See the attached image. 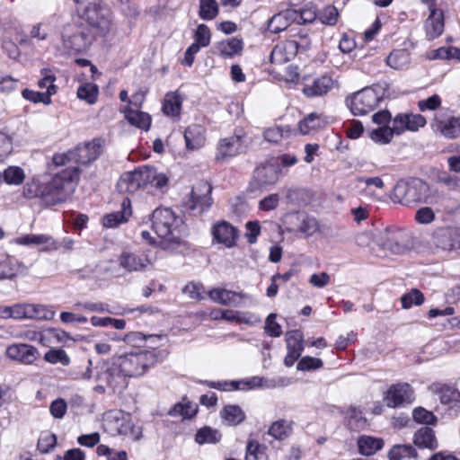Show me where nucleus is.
Listing matches in <instances>:
<instances>
[{
    "label": "nucleus",
    "mask_w": 460,
    "mask_h": 460,
    "mask_svg": "<svg viewBox=\"0 0 460 460\" xmlns=\"http://www.w3.org/2000/svg\"><path fill=\"white\" fill-rule=\"evenodd\" d=\"M79 173L78 166L66 167L56 173L51 181L42 187L39 193L35 192L33 194L28 190L26 196L31 198L40 194L48 205L64 202L75 191L79 180Z\"/></svg>",
    "instance_id": "f257e3e1"
},
{
    "label": "nucleus",
    "mask_w": 460,
    "mask_h": 460,
    "mask_svg": "<svg viewBox=\"0 0 460 460\" xmlns=\"http://www.w3.org/2000/svg\"><path fill=\"white\" fill-rule=\"evenodd\" d=\"M168 181L164 173L158 172L154 167L143 166L133 172H124L117 183V190L120 193H134L140 188H154L164 192Z\"/></svg>",
    "instance_id": "f03ea898"
},
{
    "label": "nucleus",
    "mask_w": 460,
    "mask_h": 460,
    "mask_svg": "<svg viewBox=\"0 0 460 460\" xmlns=\"http://www.w3.org/2000/svg\"><path fill=\"white\" fill-rule=\"evenodd\" d=\"M152 229L163 240L164 249H175L181 243L183 222L167 208L155 209L151 216Z\"/></svg>",
    "instance_id": "7ed1b4c3"
},
{
    "label": "nucleus",
    "mask_w": 460,
    "mask_h": 460,
    "mask_svg": "<svg viewBox=\"0 0 460 460\" xmlns=\"http://www.w3.org/2000/svg\"><path fill=\"white\" fill-rule=\"evenodd\" d=\"M293 39L277 44L270 52L272 64H283L294 58L299 51H306L311 46V40L306 31L299 29L292 34Z\"/></svg>",
    "instance_id": "20e7f679"
},
{
    "label": "nucleus",
    "mask_w": 460,
    "mask_h": 460,
    "mask_svg": "<svg viewBox=\"0 0 460 460\" xmlns=\"http://www.w3.org/2000/svg\"><path fill=\"white\" fill-rule=\"evenodd\" d=\"M385 89L381 85L366 87L346 98V105L355 116L374 111L383 100Z\"/></svg>",
    "instance_id": "39448f33"
},
{
    "label": "nucleus",
    "mask_w": 460,
    "mask_h": 460,
    "mask_svg": "<svg viewBox=\"0 0 460 460\" xmlns=\"http://www.w3.org/2000/svg\"><path fill=\"white\" fill-rule=\"evenodd\" d=\"M429 186L418 178L399 181L393 191V200L404 206L425 202L429 197Z\"/></svg>",
    "instance_id": "423d86ee"
},
{
    "label": "nucleus",
    "mask_w": 460,
    "mask_h": 460,
    "mask_svg": "<svg viewBox=\"0 0 460 460\" xmlns=\"http://www.w3.org/2000/svg\"><path fill=\"white\" fill-rule=\"evenodd\" d=\"M82 17L101 36H105L112 31V13L107 5L102 4L100 1H88L83 10Z\"/></svg>",
    "instance_id": "0eeeda50"
},
{
    "label": "nucleus",
    "mask_w": 460,
    "mask_h": 460,
    "mask_svg": "<svg viewBox=\"0 0 460 460\" xmlns=\"http://www.w3.org/2000/svg\"><path fill=\"white\" fill-rule=\"evenodd\" d=\"M122 372L127 377H137L143 376L146 370L153 367L157 358L154 351L138 350L130 352L117 358Z\"/></svg>",
    "instance_id": "6e6552de"
},
{
    "label": "nucleus",
    "mask_w": 460,
    "mask_h": 460,
    "mask_svg": "<svg viewBox=\"0 0 460 460\" xmlns=\"http://www.w3.org/2000/svg\"><path fill=\"white\" fill-rule=\"evenodd\" d=\"M95 368L97 370L96 379L106 383L112 391L124 388L127 385V376L121 371L122 368L117 358L112 360L100 361Z\"/></svg>",
    "instance_id": "1a4fd4ad"
},
{
    "label": "nucleus",
    "mask_w": 460,
    "mask_h": 460,
    "mask_svg": "<svg viewBox=\"0 0 460 460\" xmlns=\"http://www.w3.org/2000/svg\"><path fill=\"white\" fill-rule=\"evenodd\" d=\"M61 38L66 53L82 52L91 45V37L88 31L84 28L74 24L64 27Z\"/></svg>",
    "instance_id": "9d476101"
},
{
    "label": "nucleus",
    "mask_w": 460,
    "mask_h": 460,
    "mask_svg": "<svg viewBox=\"0 0 460 460\" xmlns=\"http://www.w3.org/2000/svg\"><path fill=\"white\" fill-rule=\"evenodd\" d=\"M5 356L12 361L25 366L36 365L40 358V350L33 345L16 342L8 345L5 349Z\"/></svg>",
    "instance_id": "9b49d317"
},
{
    "label": "nucleus",
    "mask_w": 460,
    "mask_h": 460,
    "mask_svg": "<svg viewBox=\"0 0 460 460\" xmlns=\"http://www.w3.org/2000/svg\"><path fill=\"white\" fill-rule=\"evenodd\" d=\"M246 147L245 134L234 133L219 140L215 158L217 161H226L244 152Z\"/></svg>",
    "instance_id": "f8f14e48"
},
{
    "label": "nucleus",
    "mask_w": 460,
    "mask_h": 460,
    "mask_svg": "<svg viewBox=\"0 0 460 460\" xmlns=\"http://www.w3.org/2000/svg\"><path fill=\"white\" fill-rule=\"evenodd\" d=\"M118 263L127 273H133L146 270L152 261L143 252L125 249L118 256Z\"/></svg>",
    "instance_id": "ddd939ff"
},
{
    "label": "nucleus",
    "mask_w": 460,
    "mask_h": 460,
    "mask_svg": "<svg viewBox=\"0 0 460 460\" xmlns=\"http://www.w3.org/2000/svg\"><path fill=\"white\" fill-rule=\"evenodd\" d=\"M383 246L394 254H404L411 247L410 234L398 228L386 229Z\"/></svg>",
    "instance_id": "4468645a"
},
{
    "label": "nucleus",
    "mask_w": 460,
    "mask_h": 460,
    "mask_svg": "<svg viewBox=\"0 0 460 460\" xmlns=\"http://www.w3.org/2000/svg\"><path fill=\"white\" fill-rule=\"evenodd\" d=\"M384 400L390 408L401 407L413 402L414 392L408 383H398L388 388Z\"/></svg>",
    "instance_id": "2eb2a0df"
},
{
    "label": "nucleus",
    "mask_w": 460,
    "mask_h": 460,
    "mask_svg": "<svg viewBox=\"0 0 460 460\" xmlns=\"http://www.w3.org/2000/svg\"><path fill=\"white\" fill-rule=\"evenodd\" d=\"M130 414L119 410H112L104 414L103 428L111 436L123 435L130 420Z\"/></svg>",
    "instance_id": "dca6fc26"
},
{
    "label": "nucleus",
    "mask_w": 460,
    "mask_h": 460,
    "mask_svg": "<svg viewBox=\"0 0 460 460\" xmlns=\"http://www.w3.org/2000/svg\"><path fill=\"white\" fill-rule=\"evenodd\" d=\"M287 355L284 365L292 367L304 351V335L299 330H292L286 333Z\"/></svg>",
    "instance_id": "f3484780"
},
{
    "label": "nucleus",
    "mask_w": 460,
    "mask_h": 460,
    "mask_svg": "<svg viewBox=\"0 0 460 460\" xmlns=\"http://www.w3.org/2000/svg\"><path fill=\"white\" fill-rule=\"evenodd\" d=\"M394 131L400 136L405 131H417L426 125L425 118L420 114L399 113L392 120Z\"/></svg>",
    "instance_id": "a211bd4d"
},
{
    "label": "nucleus",
    "mask_w": 460,
    "mask_h": 460,
    "mask_svg": "<svg viewBox=\"0 0 460 460\" xmlns=\"http://www.w3.org/2000/svg\"><path fill=\"white\" fill-rule=\"evenodd\" d=\"M75 164H89L95 161L102 153V140L93 139L84 146H77L73 150Z\"/></svg>",
    "instance_id": "6ab92c4d"
},
{
    "label": "nucleus",
    "mask_w": 460,
    "mask_h": 460,
    "mask_svg": "<svg viewBox=\"0 0 460 460\" xmlns=\"http://www.w3.org/2000/svg\"><path fill=\"white\" fill-rule=\"evenodd\" d=\"M288 384V380L284 377H279L277 380H268L260 376H252L230 383L231 388L234 390H252L259 387L274 388L277 386H285Z\"/></svg>",
    "instance_id": "aec40b11"
},
{
    "label": "nucleus",
    "mask_w": 460,
    "mask_h": 460,
    "mask_svg": "<svg viewBox=\"0 0 460 460\" xmlns=\"http://www.w3.org/2000/svg\"><path fill=\"white\" fill-rule=\"evenodd\" d=\"M54 314L53 312L48 311L42 305H35L31 304H17L12 306L11 316L13 319L37 318L48 319Z\"/></svg>",
    "instance_id": "412c9836"
},
{
    "label": "nucleus",
    "mask_w": 460,
    "mask_h": 460,
    "mask_svg": "<svg viewBox=\"0 0 460 460\" xmlns=\"http://www.w3.org/2000/svg\"><path fill=\"white\" fill-rule=\"evenodd\" d=\"M211 191L212 187L208 181L198 182L191 191V208H199L201 212L208 210L212 204Z\"/></svg>",
    "instance_id": "4be33fe9"
},
{
    "label": "nucleus",
    "mask_w": 460,
    "mask_h": 460,
    "mask_svg": "<svg viewBox=\"0 0 460 460\" xmlns=\"http://www.w3.org/2000/svg\"><path fill=\"white\" fill-rule=\"evenodd\" d=\"M212 234L214 240L227 248L234 246L238 237L237 229L226 221L216 224L213 226Z\"/></svg>",
    "instance_id": "5701e85b"
},
{
    "label": "nucleus",
    "mask_w": 460,
    "mask_h": 460,
    "mask_svg": "<svg viewBox=\"0 0 460 460\" xmlns=\"http://www.w3.org/2000/svg\"><path fill=\"white\" fill-rule=\"evenodd\" d=\"M209 298L222 305H241V300L246 297L242 292H234L226 288H215L208 293Z\"/></svg>",
    "instance_id": "b1692460"
},
{
    "label": "nucleus",
    "mask_w": 460,
    "mask_h": 460,
    "mask_svg": "<svg viewBox=\"0 0 460 460\" xmlns=\"http://www.w3.org/2000/svg\"><path fill=\"white\" fill-rule=\"evenodd\" d=\"M132 216L131 202L128 198H124L121 202V210L107 214L102 218V225L107 228L117 227L120 224L128 221Z\"/></svg>",
    "instance_id": "393cba45"
},
{
    "label": "nucleus",
    "mask_w": 460,
    "mask_h": 460,
    "mask_svg": "<svg viewBox=\"0 0 460 460\" xmlns=\"http://www.w3.org/2000/svg\"><path fill=\"white\" fill-rule=\"evenodd\" d=\"M295 9H287L273 15L268 22L267 30L270 33H279L289 27L296 20Z\"/></svg>",
    "instance_id": "a878e982"
},
{
    "label": "nucleus",
    "mask_w": 460,
    "mask_h": 460,
    "mask_svg": "<svg viewBox=\"0 0 460 460\" xmlns=\"http://www.w3.org/2000/svg\"><path fill=\"white\" fill-rule=\"evenodd\" d=\"M429 390L438 395L443 404L454 405L460 402V393L454 385L434 383L429 386Z\"/></svg>",
    "instance_id": "bb28decb"
},
{
    "label": "nucleus",
    "mask_w": 460,
    "mask_h": 460,
    "mask_svg": "<svg viewBox=\"0 0 460 460\" xmlns=\"http://www.w3.org/2000/svg\"><path fill=\"white\" fill-rule=\"evenodd\" d=\"M14 243L24 246H44L43 251L56 250V242L49 234H23L14 239Z\"/></svg>",
    "instance_id": "cd10ccee"
},
{
    "label": "nucleus",
    "mask_w": 460,
    "mask_h": 460,
    "mask_svg": "<svg viewBox=\"0 0 460 460\" xmlns=\"http://www.w3.org/2000/svg\"><path fill=\"white\" fill-rule=\"evenodd\" d=\"M426 37L432 40L444 31V14L441 10L432 9L425 22Z\"/></svg>",
    "instance_id": "c85d7f7f"
},
{
    "label": "nucleus",
    "mask_w": 460,
    "mask_h": 460,
    "mask_svg": "<svg viewBox=\"0 0 460 460\" xmlns=\"http://www.w3.org/2000/svg\"><path fill=\"white\" fill-rule=\"evenodd\" d=\"M333 86V81L330 76L323 75L315 78L311 84L304 87V93L309 97L322 96L326 94Z\"/></svg>",
    "instance_id": "c756f323"
},
{
    "label": "nucleus",
    "mask_w": 460,
    "mask_h": 460,
    "mask_svg": "<svg viewBox=\"0 0 460 460\" xmlns=\"http://www.w3.org/2000/svg\"><path fill=\"white\" fill-rule=\"evenodd\" d=\"M413 442L418 447L428 448L429 450H435L438 446L435 433L429 427H422L419 429L414 433Z\"/></svg>",
    "instance_id": "7c9ffc66"
},
{
    "label": "nucleus",
    "mask_w": 460,
    "mask_h": 460,
    "mask_svg": "<svg viewBox=\"0 0 460 460\" xmlns=\"http://www.w3.org/2000/svg\"><path fill=\"white\" fill-rule=\"evenodd\" d=\"M243 50V41L237 38H231L219 41L214 46V52L223 58H232Z\"/></svg>",
    "instance_id": "2f4dec72"
},
{
    "label": "nucleus",
    "mask_w": 460,
    "mask_h": 460,
    "mask_svg": "<svg viewBox=\"0 0 460 460\" xmlns=\"http://www.w3.org/2000/svg\"><path fill=\"white\" fill-rule=\"evenodd\" d=\"M184 139L188 149H199L205 144V130L199 125H191L185 129Z\"/></svg>",
    "instance_id": "473e14b6"
},
{
    "label": "nucleus",
    "mask_w": 460,
    "mask_h": 460,
    "mask_svg": "<svg viewBox=\"0 0 460 460\" xmlns=\"http://www.w3.org/2000/svg\"><path fill=\"white\" fill-rule=\"evenodd\" d=\"M326 123V118L322 113L312 112L298 123V128L303 135H306L323 128Z\"/></svg>",
    "instance_id": "72a5a7b5"
},
{
    "label": "nucleus",
    "mask_w": 460,
    "mask_h": 460,
    "mask_svg": "<svg viewBox=\"0 0 460 460\" xmlns=\"http://www.w3.org/2000/svg\"><path fill=\"white\" fill-rule=\"evenodd\" d=\"M358 451L364 456H372L384 447V440L367 435H362L358 439Z\"/></svg>",
    "instance_id": "f704fd0d"
},
{
    "label": "nucleus",
    "mask_w": 460,
    "mask_h": 460,
    "mask_svg": "<svg viewBox=\"0 0 460 460\" xmlns=\"http://www.w3.org/2000/svg\"><path fill=\"white\" fill-rule=\"evenodd\" d=\"M410 62V53L403 49L393 50L385 58L386 65L394 70L406 69Z\"/></svg>",
    "instance_id": "c9c22d12"
},
{
    "label": "nucleus",
    "mask_w": 460,
    "mask_h": 460,
    "mask_svg": "<svg viewBox=\"0 0 460 460\" xmlns=\"http://www.w3.org/2000/svg\"><path fill=\"white\" fill-rule=\"evenodd\" d=\"M278 171L272 164L258 167L254 171V179L261 186L274 184L278 181Z\"/></svg>",
    "instance_id": "e433bc0d"
},
{
    "label": "nucleus",
    "mask_w": 460,
    "mask_h": 460,
    "mask_svg": "<svg viewBox=\"0 0 460 460\" xmlns=\"http://www.w3.org/2000/svg\"><path fill=\"white\" fill-rule=\"evenodd\" d=\"M436 129L447 138H456L460 136V117H452L445 121H438Z\"/></svg>",
    "instance_id": "4c0bfd02"
},
{
    "label": "nucleus",
    "mask_w": 460,
    "mask_h": 460,
    "mask_svg": "<svg viewBox=\"0 0 460 460\" xmlns=\"http://www.w3.org/2000/svg\"><path fill=\"white\" fill-rule=\"evenodd\" d=\"M21 268L22 263L13 257L0 260V280L14 278Z\"/></svg>",
    "instance_id": "58836bf2"
},
{
    "label": "nucleus",
    "mask_w": 460,
    "mask_h": 460,
    "mask_svg": "<svg viewBox=\"0 0 460 460\" xmlns=\"http://www.w3.org/2000/svg\"><path fill=\"white\" fill-rule=\"evenodd\" d=\"M221 418L228 425H238L245 419L243 411L238 405H226L220 411Z\"/></svg>",
    "instance_id": "ea45409f"
},
{
    "label": "nucleus",
    "mask_w": 460,
    "mask_h": 460,
    "mask_svg": "<svg viewBox=\"0 0 460 460\" xmlns=\"http://www.w3.org/2000/svg\"><path fill=\"white\" fill-rule=\"evenodd\" d=\"M292 433V422L287 420H279L273 422L268 434L277 440H284Z\"/></svg>",
    "instance_id": "a19ab883"
},
{
    "label": "nucleus",
    "mask_w": 460,
    "mask_h": 460,
    "mask_svg": "<svg viewBox=\"0 0 460 460\" xmlns=\"http://www.w3.org/2000/svg\"><path fill=\"white\" fill-rule=\"evenodd\" d=\"M182 99L180 94L175 93H168L164 96L163 111L168 116H178L181 112Z\"/></svg>",
    "instance_id": "79ce46f5"
},
{
    "label": "nucleus",
    "mask_w": 460,
    "mask_h": 460,
    "mask_svg": "<svg viewBox=\"0 0 460 460\" xmlns=\"http://www.w3.org/2000/svg\"><path fill=\"white\" fill-rule=\"evenodd\" d=\"M125 117L130 124L144 130H147L151 125V117L140 111L128 109L126 111Z\"/></svg>",
    "instance_id": "37998d69"
},
{
    "label": "nucleus",
    "mask_w": 460,
    "mask_h": 460,
    "mask_svg": "<svg viewBox=\"0 0 460 460\" xmlns=\"http://www.w3.org/2000/svg\"><path fill=\"white\" fill-rule=\"evenodd\" d=\"M221 434L217 429L205 426L199 429L195 435V441L199 444H216L221 440Z\"/></svg>",
    "instance_id": "c03bdc74"
},
{
    "label": "nucleus",
    "mask_w": 460,
    "mask_h": 460,
    "mask_svg": "<svg viewBox=\"0 0 460 460\" xmlns=\"http://www.w3.org/2000/svg\"><path fill=\"white\" fill-rule=\"evenodd\" d=\"M219 13L218 4L216 0H199V15L202 20L211 21Z\"/></svg>",
    "instance_id": "a18cd8bd"
},
{
    "label": "nucleus",
    "mask_w": 460,
    "mask_h": 460,
    "mask_svg": "<svg viewBox=\"0 0 460 460\" xmlns=\"http://www.w3.org/2000/svg\"><path fill=\"white\" fill-rule=\"evenodd\" d=\"M41 78L38 81V86L41 89L46 88V93L54 95L58 92V86L55 84L56 75L50 69H42L40 71Z\"/></svg>",
    "instance_id": "49530a36"
},
{
    "label": "nucleus",
    "mask_w": 460,
    "mask_h": 460,
    "mask_svg": "<svg viewBox=\"0 0 460 460\" xmlns=\"http://www.w3.org/2000/svg\"><path fill=\"white\" fill-rule=\"evenodd\" d=\"M416 456V450L411 445H395L389 453L388 457L390 460H402L404 458H411Z\"/></svg>",
    "instance_id": "de8ad7c7"
},
{
    "label": "nucleus",
    "mask_w": 460,
    "mask_h": 460,
    "mask_svg": "<svg viewBox=\"0 0 460 460\" xmlns=\"http://www.w3.org/2000/svg\"><path fill=\"white\" fill-rule=\"evenodd\" d=\"M394 135L393 125L391 127L381 126L371 131L370 137L376 143L385 145L391 142Z\"/></svg>",
    "instance_id": "09e8293b"
},
{
    "label": "nucleus",
    "mask_w": 460,
    "mask_h": 460,
    "mask_svg": "<svg viewBox=\"0 0 460 460\" xmlns=\"http://www.w3.org/2000/svg\"><path fill=\"white\" fill-rule=\"evenodd\" d=\"M349 425L351 429L358 430L367 426V420L362 416V412L356 407H349L346 412Z\"/></svg>",
    "instance_id": "8fccbe9b"
},
{
    "label": "nucleus",
    "mask_w": 460,
    "mask_h": 460,
    "mask_svg": "<svg viewBox=\"0 0 460 460\" xmlns=\"http://www.w3.org/2000/svg\"><path fill=\"white\" fill-rule=\"evenodd\" d=\"M98 87L92 83H86L79 86L77 97L86 101L89 104H93L97 100Z\"/></svg>",
    "instance_id": "3c124183"
},
{
    "label": "nucleus",
    "mask_w": 460,
    "mask_h": 460,
    "mask_svg": "<svg viewBox=\"0 0 460 460\" xmlns=\"http://www.w3.org/2000/svg\"><path fill=\"white\" fill-rule=\"evenodd\" d=\"M44 359L50 364L60 363L66 367L70 364V358L66 352L62 349H51L44 355Z\"/></svg>",
    "instance_id": "603ef678"
},
{
    "label": "nucleus",
    "mask_w": 460,
    "mask_h": 460,
    "mask_svg": "<svg viewBox=\"0 0 460 460\" xmlns=\"http://www.w3.org/2000/svg\"><path fill=\"white\" fill-rule=\"evenodd\" d=\"M246 460H268L265 447L257 441H250L246 447Z\"/></svg>",
    "instance_id": "864d4df0"
},
{
    "label": "nucleus",
    "mask_w": 460,
    "mask_h": 460,
    "mask_svg": "<svg viewBox=\"0 0 460 460\" xmlns=\"http://www.w3.org/2000/svg\"><path fill=\"white\" fill-rule=\"evenodd\" d=\"M24 177L23 170L18 166H9L4 172V180L8 184L19 185Z\"/></svg>",
    "instance_id": "5fc2aeb1"
},
{
    "label": "nucleus",
    "mask_w": 460,
    "mask_h": 460,
    "mask_svg": "<svg viewBox=\"0 0 460 460\" xmlns=\"http://www.w3.org/2000/svg\"><path fill=\"white\" fill-rule=\"evenodd\" d=\"M401 302L402 306L408 309L413 305H420L424 302V296L419 289L413 288L401 297Z\"/></svg>",
    "instance_id": "6e6d98bb"
},
{
    "label": "nucleus",
    "mask_w": 460,
    "mask_h": 460,
    "mask_svg": "<svg viewBox=\"0 0 460 460\" xmlns=\"http://www.w3.org/2000/svg\"><path fill=\"white\" fill-rule=\"evenodd\" d=\"M90 321L92 325L93 326L105 327L108 325H111L113 328L117 330H123L126 327V321L124 319L93 316Z\"/></svg>",
    "instance_id": "4d7b16f0"
},
{
    "label": "nucleus",
    "mask_w": 460,
    "mask_h": 460,
    "mask_svg": "<svg viewBox=\"0 0 460 460\" xmlns=\"http://www.w3.org/2000/svg\"><path fill=\"white\" fill-rule=\"evenodd\" d=\"M22 97L30 102H32L34 103H44L46 105H49L51 103V95L45 93H40L35 92L32 90L25 89L22 91Z\"/></svg>",
    "instance_id": "13d9d810"
},
{
    "label": "nucleus",
    "mask_w": 460,
    "mask_h": 460,
    "mask_svg": "<svg viewBox=\"0 0 460 460\" xmlns=\"http://www.w3.org/2000/svg\"><path fill=\"white\" fill-rule=\"evenodd\" d=\"M323 365V363L322 359L318 358L305 356L299 360L296 368L297 370L300 371H311L321 368Z\"/></svg>",
    "instance_id": "bf43d9fd"
},
{
    "label": "nucleus",
    "mask_w": 460,
    "mask_h": 460,
    "mask_svg": "<svg viewBox=\"0 0 460 460\" xmlns=\"http://www.w3.org/2000/svg\"><path fill=\"white\" fill-rule=\"evenodd\" d=\"M412 417L417 422L424 424H434L437 421L436 416L431 411L422 407L414 409Z\"/></svg>",
    "instance_id": "052dcab7"
},
{
    "label": "nucleus",
    "mask_w": 460,
    "mask_h": 460,
    "mask_svg": "<svg viewBox=\"0 0 460 460\" xmlns=\"http://www.w3.org/2000/svg\"><path fill=\"white\" fill-rule=\"evenodd\" d=\"M276 314H270L265 321L264 330L270 337H279L282 334L281 326L276 322Z\"/></svg>",
    "instance_id": "680f3d73"
},
{
    "label": "nucleus",
    "mask_w": 460,
    "mask_h": 460,
    "mask_svg": "<svg viewBox=\"0 0 460 460\" xmlns=\"http://www.w3.org/2000/svg\"><path fill=\"white\" fill-rule=\"evenodd\" d=\"M210 30L206 24H199L194 35V41L202 47H207L210 43Z\"/></svg>",
    "instance_id": "e2e57ef3"
},
{
    "label": "nucleus",
    "mask_w": 460,
    "mask_h": 460,
    "mask_svg": "<svg viewBox=\"0 0 460 460\" xmlns=\"http://www.w3.org/2000/svg\"><path fill=\"white\" fill-rule=\"evenodd\" d=\"M49 25L44 22L34 24L30 31L31 39L41 41L46 40L49 37Z\"/></svg>",
    "instance_id": "0e129e2a"
},
{
    "label": "nucleus",
    "mask_w": 460,
    "mask_h": 460,
    "mask_svg": "<svg viewBox=\"0 0 460 460\" xmlns=\"http://www.w3.org/2000/svg\"><path fill=\"white\" fill-rule=\"evenodd\" d=\"M345 132L351 139L358 138L363 133L364 128L359 120L353 119L344 124Z\"/></svg>",
    "instance_id": "69168bd1"
},
{
    "label": "nucleus",
    "mask_w": 460,
    "mask_h": 460,
    "mask_svg": "<svg viewBox=\"0 0 460 460\" xmlns=\"http://www.w3.org/2000/svg\"><path fill=\"white\" fill-rule=\"evenodd\" d=\"M296 20L294 22L297 24L310 23L316 18V12L313 8H303L299 11L296 10Z\"/></svg>",
    "instance_id": "338daca9"
},
{
    "label": "nucleus",
    "mask_w": 460,
    "mask_h": 460,
    "mask_svg": "<svg viewBox=\"0 0 460 460\" xmlns=\"http://www.w3.org/2000/svg\"><path fill=\"white\" fill-rule=\"evenodd\" d=\"M320 20L323 23L327 25H334L338 19V11L332 6H326L320 13Z\"/></svg>",
    "instance_id": "774afa93"
}]
</instances>
